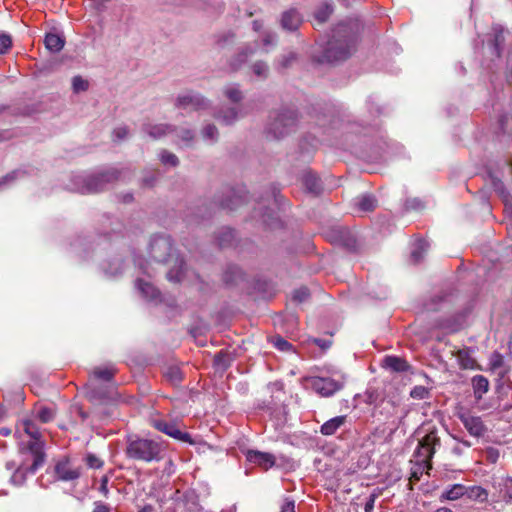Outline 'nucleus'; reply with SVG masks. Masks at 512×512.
<instances>
[{
  "label": "nucleus",
  "mask_w": 512,
  "mask_h": 512,
  "mask_svg": "<svg viewBox=\"0 0 512 512\" xmlns=\"http://www.w3.org/2000/svg\"><path fill=\"white\" fill-rule=\"evenodd\" d=\"M149 253L154 261L169 266L167 279L170 282L179 283L184 279L187 272L185 261L178 254L169 236H154L150 241Z\"/></svg>",
  "instance_id": "f257e3e1"
},
{
  "label": "nucleus",
  "mask_w": 512,
  "mask_h": 512,
  "mask_svg": "<svg viewBox=\"0 0 512 512\" xmlns=\"http://www.w3.org/2000/svg\"><path fill=\"white\" fill-rule=\"evenodd\" d=\"M352 28L349 23L342 22L333 28L330 39L324 48L320 63H337L346 60L350 53Z\"/></svg>",
  "instance_id": "f03ea898"
},
{
  "label": "nucleus",
  "mask_w": 512,
  "mask_h": 512,
  "mask_svg": "<svg viewBox=\"0 0 512 512\" xmlns=\"http://www.w3.org/2000/svg\"><path fill=\"white\" fill-rule=\"evenodd\" d=\"M125 453L128 458L135 461L158 462L164 458L165 446L154 439L129 436Z\"/></svg>",
  "instance_id": "7ed1b4c3"
},
{
  "label": "nucleus",
  "mask_w": 512,
  "mask_h": 512,
  "mask_svg": "<svg viewBox=\"0 0 512 512\" xmlns=\"http://www.w3.org/2000/svg\"><path fill=\"white\" fill-rule=\"evenodd\" d=\"M297 126V113L293 109H279L270 112L266 127L268 137L281 139L295 130Z\"/></svg>",
  "instance_id": "20e7f679"
},
{
  "label": "nucleus",
  "mask_w": 512,
  "mask_h": 512,
  "mask_svg": "<svg viewBox=\"0 0 512 512\" xmlns=\"http://www.w3.org/2000/svg\"><path fill=\"white\" fill-rule=\"evenodd\" d=\"M120 171L116 168H109L102 172L91 174L89 176H77L75 184L77 191L82 194L98 193L119 179Z\"/></svg>",
  "instance_id": "39448f33"
},
{
  "label": "nucleus",
  "mask_w": 512,
  "mask_h": 512,
  "mask_svg": "<svg viewBox=\"0 0 512 512\" xmlns=\"http://www.w3.org/2000/svg\"><path fill=\"white\" fill-rule=\"evenodd\" d=\"M23 428L25 433L33 439V441L28 443V450L33 457L30 470L35 472L45 462L44 442L41 440V433L34 420H24Z\"/></svg>",
  "instance_id": "423d86ee"
},
{
  "label": "nucleus",
  "mask_w": 512,
  "mask_h": 512,
  "mask_svg": "<svg viewBox=\"0 0 512 512\" xmlns=\"http://www.w3.org/2000/svg\"><path fill=\"white\" fill-rule=\"evenodd\" d=\"M440 446V438L435 430L430 431L424 437L419 440L417 449L414 453L416 462L423 465L424 468H431V459L436 451V448Z\"/></svg>",
  "instance_id": "0eeeda50"
},
{
  "label": "nucleus",
  "mask_w": 512,
  "mask_h": 512,
  "mask_svg": "<svg viewBox=\"0 0 512 512\" xmlns=\"http://www.w3.org/2000/svg\"><path fill=\"white\" fill-rule=\"evenodd\" d=\"M306 389H311L322 397H329L342 388V384L330 377L308 376L303 379Z\"/></svg>",
  "instance_id": "6e6552de"
},
{
  "label": "nucleus",
  "mask_w": 512,
  "mask_h": 512,
  "mask_svg": "<svg viewBox=\"0 0 512 512\" xmlns=\"http://www.w3.org/2000/svg\"><path fill=\"white\" fill-rule=\"evenodd\" d=\"M209 106V100L194 91L181 93L175 99V107L186 111L205 110L208 109Z\"/></svg>",
  "instance_id": "1a4fd4ad"
},
{
  "label": "nucleus",
  "mask_w": 512,
  "mask_h": 512,
  "mask_svg": "<svg viewBox=\"0 0 512 512\" xmlns=\"http://www.w3.org/2000/svg\"><path fill=\"white\" fill-rule=\"evenodd\" d=\"M246 194L244 190H236L232 187H225L216 200L223 209L233 211L245 203Z\"/></svg>",
  "instance_id": "9d476101"
},
{
  "label": "nucleus",
  "mask_w": 512,
  "mask_h": 512,
  "mask_svg": "<svg viewBox=\"0 0 512 512\" xmlns=\"http://www.w3.org/2000/svg\"><path fill=\"white\" fill-rule=\"evenodd\" d=\"M54 472L58 480L73 481L80 477L81 467L74 466L68 457H64L57 461Z\"/></svg>",
  "instance_id": "9b49d317"
},
{
  "label": "nucleus",
  "mask_w": 512,
  "mask_h": 512,
  "mask_svg": "<svg viewBox=\"0 0 512 512\" xmlns=\"http://www.w3.org/2000/svg\"><path fill=\"white\" fill-rule=\"evenodd\" d=\"M153 426L160 432L167 434L168 436L183 441L192 443L190 434L186 432H182L179 430L177 425L172 422H167L165 420H154Z\"/></svg>",
  "instance_id": "f8f14e48"
},
{
  "label": "nucleus",
  "mask_w": 512,
  "mask_h": 512,
  "mask_svg": "<svg viewBox=\"0 0 512 512\" xmlns=\"http://www.w3.org/2000/svg\"><path fill=\"white\" fill-rule=\"evenodd\" d=\"M176 127L168 123L147 122L142 125V131L154 140L161 139L174 133Z\"/></svg>",
  "instance_id": "ddd939ff"
},
{
  "label": "nucleus",
  "mask_w": 512,
  "mask_h": 512,
  "mask_svg": "<svg viewBox=\"0 0 512 512\" xmlns=\"http://www.w3.org/2000/svg\"><path fill=\"white\" fill-rule=\"evenodd\" d=\"M246 459L265 471L273 467L276 463V457L273 454L258 450H248L246 453Z\"/></svg>",
  "instance_id": "4468645a"
},
{
  "label": "nucleus",
  "mask_w": 512,
  "mask_h": 512,
  "mask_svg": "<svg viewBox=\"0 0 512 512\" xmlns=\"http://www.w3.org/2000/svg\"><path fill=\"white\" fill-rule=\"evenodd\" d=\"M257 49V45L255 43H248L241 47L233 57L228 62L229 69L232 72L239 70L244 63H246L247 59L252 56Z\"/></svg>",
  "instance_id": "2eb2a0df"
},
{
  "label": "nucleus",
  "mask_w": 512,
  "mask_h": 512,
  "mask_svg": "<svg viewBox=\"0 0 512 512\" xmlns=\"http://www.w3.org/2000/svg\"><path fill=\"white\" fill-rule=\"evenodd\" d=\"M303 22L300 13L294 9H288L281 14L280 25L283 30L288 32H295L299 29Z\"/></svg>",
  "instance_id": "dca6fc26"
},
{
  "label": "nucleus",
  "mask_w": 512,
  "mask_h": 512,
  "mask_svg": "<svg viewBox=\"0 0 512 512\" xmlns=\"http://www.w3.org/2000/svg\"><path fill=\"white\" fill-rule=\"evenodd\" d=\"M460 420L470 435L480 437L485 432V426L480 417L472 415H461Z\"/></svg>",
  "instance_id": "f3484780"
},
{
  "label": "nucleus",
  "mask_w": 512,
  "mask_h": 512,
  "mask_svg": "<svg viewBox=\"0 0 512 512\" xmlns=\"http://www.w3.org/2000/svg\"><path fill=\"white\" fill-rule=\"evenodd\" d=\"M474 351L471 348H462L452 351V354L456 356L458 363L462 369H476L477 363L473 357Z\"/></svg>",
  "instance_id": "a211bd4d"
},
{
  "label": "nucleus",
  "mask_w": 512,
  "mask_h": 512,
  "mask_svg": "<svg viewBox=\"0 0 512 512\" xmlns=\"http://www.w3.org/2000/svg\"><path fill=\"white\" fill-rule=\"evenodd\" d=\"M377 207V199L371 194H362L357 198L354 205V213L357 212L361 215L370 213Z\"/></svg>",
  "instance_id": "6ab92c4d"
},
{
  "label": "nucleus",
  "mask_w": 512,
  "mask_h": 512,
  "mask_svg": "<svg viewBox=\"0 0 512 512\" xmlns=\"http://www.w3.org/2000/svg\"><path fill=\"white\" fill-rule=\"evenodd\" d=\"M303 184L306 189L314 194L319 195L323 190L322 181L311 171L303 174Z\"/></svg>",
  "instance_id": "aec40b11"
},
{
  "label": "nucleus",
  "mask_w": 512,
  "mask_h": 512,
  "mask_svg": "<svg viewBox=\"0 0 512 512\" xmlns=\"http://www.w3.org/2000/svg\"><path fill=\"white\" fill-rule=\"evenodd\" d=\"M214 117L224 125H232L239 118V112L236 108L228 107L219 110Z\"/></svg>",
  "instance_id": "412c9836"
},
{
  "label": "nucleus",
  "mask_w": 512,
  "mask_h": 512,
  "mask_svg": "<svg viewBox=\"0 0 512 512\" xmlns=\"http://www.w3.org/2000/svg\"><path fill=\"white\" fill-rule=\"evenodd\" d=\"M45 47L53 53L59 52L63 49L65 40L55 33H47L44 39Z\"/></svg>",
  "instance_id": "4be33fe9"
},
{
  "label": "nucleus",
  "mask_w": 512,
  "mask_h": 512,
  "mask_svg": "<svg viewBox=\"0 0 512 512\" xmlns=\"http://www.w3.org/2000/svg\"><path fill=\"white\" fill-rule=\"evenodd\" d=\"M383 363L386 368L395 372H404L409 368L408 363L403 358L397 356H386Z\"/></svg>",
  "instance_id": "5701e85b"
},
{
  "label": "nucleus",
  "mask_w": 512,
  "mask_h": 512,
  "mask_svg": "<svg viewBox=\"0 0 512 512\" xmlns=\"http://www.w3.org/2000/svg\"><path fill=\"white\" fill-rule=\"evenodd\" d=\"M174 133H176L178 140L181 142V146L192 147L196 139L195 132L192 129L187 127H176Z\"/></svg>",
  "instance_id": "b1692460"
},
{
  "label": "nucleus",
  "mask_w": 512,
  "mask_h": 512,
  "mask_svg": "<svg viewBox=\"0 0 512 512\" xmlns=\"http://www.w3.org/2000/svg\"><path fill=\"white\" fill-rule=\"evenodd\" d=\"M472 386L475 397L481 399L489 390V381L482 375H476L472 378Z\"/></svg>",
  "instance_id": "393cba45"
},
{
  "label": "nucleus",
  "mask_w": 512,
  "mask_h": 512,
  "mask_svg": "<svg viewBox=\"0 0 512 512\" xmlns=\"http://www.w3.org/2000/svg\"><path fill=\"white\" fill-rule=\"evenodd\" d=\"M115 373L116 369L110 365L105 367H95L91 372V376L95 379L109 382L113 379Z\"/></svg>",
  "instance_id": "a878e982"
},
{
  "label": "nucleus",
  "mask_w": 512,
  "mask_h": 512,
  "mask_svg": "<svg viewBox=\"0 0 512 512\" xmlns=\"http://www.w3.org/2000/svg\"><path fill=\"white\" fill-rule=\"evenodd\" d=\"M346 421V416H337L325 422L321 426V433L323 435H332L336 430L342 426Z\"/></svg>",
  "instance_id": "bb28decb"
},
{
  "label": "nucleus",
  "mask_w": 512,
  "mask_h": 512,
  "mask_svg": "<svg viewBox=\"0 0 512 512\" xmlns=\"http://www.w3.org/2000/svg\"><path fill=\"white\" fill-rule=\"evenodd\" d=\"M136 285L144 297L150 300H155L158 298L159 291L150 282L144 281L143 279H138Z\"/></svg>",
  "instance_id": "cd10ccee"
},
{
  "label": "nucleus",
  "mask_w": 512,
  "mask_h": 512,
  "mask_svg": "<svg viewBox=\"0 0 512 512\" xmlns=\"http://www.w3.org/2000/svg\"><path fill=\"white\" fill-rule=\"evenodd\" d=\"M429 248V243L426 240L418 239L413 244L411 250V258L415 263L420 262L423 259L424 254Z\"/></svg>",
  "instance_id": "c85d7f7f"
},
{
  "label": "nucleus",
  "mask_w": 512,
  "mask_h": 512,
  "mask_svg": "<svg viewBox=\"0 0 512 512\" xmlns=\"http://www.w3.org/2000/svg\"><path fill=\"white\" fill-rule=\"evenodd\" d=\"M215 46L218 49H225L235 42V34L231 31L223 32L215 35L214 37Z\"/></svg>",
  "instance_id": "c756f323"
},
{
  "label": "nucleus",
  "mask_w": 512,
  "mask_h": 512,
  "mask_svg": "<svg viewBox=\"0 0 512 512\" xmlns=\"http://www.w3.org/2000/svg\"><path fill=\"white\" fill-rule=\"evenodd\" d=\"M167 381L172 385L177 386L183 379V373L178 366H168L164 372Z\"/></svg>",
  "instance_id": "7c9ffc66"
},
{
  "label": "nucleus",
  "mask_w": 512,
  "mask_h": 512,
  "mask_svg": "<svg viewBox=\"0 0 512 512\" xmlns=\"http://www.w3.org/2000/svg\"><path fill=\"white\" fill-rule=\"evenodd\" d=\"M243 278V273L239 267L233 265L229 266L223 276L227 284H237Z\"/></svg>",
  "instance_id": "2f4dec72"
},
{
  "label": "nucleus",
  "mask_w": 512,
  "mask_h": 512,
  "mask_svg": "<svg viewBox=\"0 0 512 512\" xmlns=\"http://www.w3.org/2000/svg\"><path fill=\"white\" fill-rule=\"evenodd\" d=\"M467 493V488L462 484H455L446 490L442 497L447 500H457Z\"/></svg>",
  "instance_id": "473e14b6"
},
{
  "label": "nucleus",
  "mask_w": 512,
  "mask_h": 512,
  "mask_svg": "<svg viewBox=\"0 0 512 512\" xmlns=\"http://www.w3.org/2000/svg\"><path fill=\"white\" fill-rule=\"evenodd\" d=\"M333 12V7L328 3H323L314 13V18L318 24L325 23Z\"/></svg>",
  "instance_id": "72a5a7b5"
},
{
  "label": "nucleus",
  "mask_w": 512,
  "mask_h": 512,
  "mask_svg": "<svg viewBox=\"0 0 512 512\" xmlns=\"http://www.w3.org/2000/svg\"><path fill=\"white\" fill-rule=\"evenodd\" d=\"M224 96L233 103H239L243 99V93L238 85H228L223 89Z\"/></svg>",
  "instance_id": "f704fd0d"
},
{
  "label": "nucleus",
  "mask_w": 512,
  "mask_h": 512,
  "mask_svg": "<svg viewBox=\"0 0 512 512\" xmlns=\"http://www.w3.org/2000/svg\"><path fill=\"white\" fill-rule=\"evenodd\" d=\"M297 60V54L295 52H288L279 57L277 61V69L285 70L290 68Z\"/></svg>",
  "instance_id": "c9c22d12"
},
{
  "label": "nucleus",
  "mask_w": 512,
  "mask_h": 512,
  "mask_svg": "<svg viewBox=\"0 0 512 512\" xmlns=\"http://www.w3.org/2000/svg\"><path fill=\"white\" fill-rule=\"evenodd\" d=\"M494 31V40H493V53L496 56H500L501 54V45L504 42V29L500 26L493 27Z\"/></svg>",
  "instance_id": "e433bc0d"
},
{
  "label": "nucleus",
  "mask_w": 512,
  "mask_h": 512,
  "mask_svg": "<svg viewBox=\"0 0 512 512\" xmlns=\"http://www.w3.org/2000/svg\"><path fill=\"white\" fill-rule=\"evenodd\" d=\"M201 135L204 140L215 143L219 138V132L214 124H207L201 130Z\"/></svg>",
  "instance_id": "4c0bfd02"
},
{
  "label": "nucleus",
  "mask_w": 512,
  "mask_h": 512,
  "mask_svg": "<svg viewBox=\"0 0 512 512\" xmlns=\"http://www.w3.org/2000/svg\"><path fill=\"white\" fill-rule=\"evenodd\" d=\"M159 159H160L161 163L164 165H169L172 167H176L179 165L178 157L174 153L169 152L168 150H165V149L160 151Z\"/></svg>",
  "instance_id": "58836bf2"
},
{
  "label": "nucleus",
  "mask_w": 512,
  "mask_h": 512,
  "mask_svg": "<svg viewBox=\"0 0 512 512\" xmlns=\"http://www.w3.org/2000/svg\"><path fill=\"white\" fill-rule=\"evenodd\" d=\"M252 72L260 79H266L269 75V67L264 61H256L251 66Z\"/></svg>",
  "instance_id": "ea45409f"
},
{
  "label": "nucleus",
  "mask_w": 512,
  "mask_h": 512,
  "mask_svg": "<svg viewBox=\"0 0 512 512\" xmlns=\"http://www.w3.org/2000/svg\"><path fill=\"white\" fill-rule=\"evenodd\" d=\"M36 417L39 419L42 423H49L51 422L55 417V410L50 407H40L36 412Z\"/></svg>",
  "instance_id": "a19ab883"
},
{
  "label": "nucleus",
  "mask_w": 512,
  "mask_h": 512,
  "mask_svg": "<svg viewBox=\"0 0 512 512\" xmlns=\"http://www.w3.org/2000/svg\"><path fill=\"white\" fill-rule=\"evenodd\" d=\"M266 208L264 204L259 203V208L255 210V213L258 214V216L262 219V221L271 226L273 225L274 221L276 220V216L272 210H267L265 212H262V209Z\"/></svg>",
  "instance_id": "79ce46f5"
},
{
  "label": "nucleus",
  "mask_w": 512,
  "mask_h": 512,
  "mask_svg": "<svg viewBox=\"0 0 512 512\" xmlns=\"http://www.w3.org/2000/svg\"><path fill=\"white\" fill-rule=\"evenodd\" d=\"M467 494L470 499H474L479 502H483V501L487 500V496H488L487 491L480 486H474L470 489H467Z\"/></svg>",
  "instance_id": "37998d69"
},
{
  "label": "nucleus",
  "mask_w": 512,
  "mask_h": 512,
  "mask_svg": "<svg viewBox=\"0 0 512 512\" xmlns=\"http://www.w3.org/2000/svg\"><path fill=\"white\" fill-rule=\"evenodd\" d=\"M234 232L230 228H224L217 237L221 247L229 246L234 240Z\"/></svg>",
  "instance_id": "c03bdc74"
},
{
  "label": "nucleus",
  "mask_w": 512,
  "mask_h": 512,
  "mask_svg": "<svg viewBox=\"0 0 512 512\" xmlns=\"http://www.w3.org/2000/svg\"><path fill=\"white\" fill-rule=\"evenodd\" d=\"M31 465L29 467H19L11 477V481L15 485H22L25 482L27 472H31Z\"/></svg>",
  "instance_id": "a18cd8bd"
},
{
  "label": "nucleus",
  "mask_w": 512,
  "mask_h": 512,
  "mask_svg": "<svg viewBox=\"0 0 512 512\" xmlns=\"http://www.w3.org/2000/svg\"><path fill=\"white\" fill-rule=\"evenodd\" d=\"M505 363L503 356L497 351H494L489 357V368L492 372L497 371Z\"/></svg>",
  "instance_id": "49530a36"
},
{
  "label": "nucleus",
  "mask_w": 512,
  "mask_h": 512,
  "mask_svg": "<svg viewBox=\"0 0 512 512\" xmlns=\"http://www.w3.org/2000/svg\"><path fill=\"white\" fill-rule=\"evenodd\" d=\"M309 296V290L306 287H301L293 292L292 301H294L297 304H300L307 301Z\"/></svg>",
  "instance_id": "de8ad7c7"
},
{
  "label": "nucleus",
  "mask_w": 512,
  "mask_h": 512,
  "mask_svg": "<svg viewBox=\"0 0 512 512\" xmlns=\"http://www.w3.org/2000/svg\"><path fill=\"white\" fill-rule=\"evenodd\" d=\"M271 342L280 351H289L292 348V345L279 335L273 336Z\"/></svg>",
  "instance_id": "09e8293b"
},
{
  "label": "nucleus",
  "mask_w": 512,
  "mask_h": 512,
  "mask_svg": "<svg viewBox=\"0 0 512 512\" xmlns=\"http://www.w3.org/2000/svg\"><path fill=\"white\" fill-rule=\"evenodd\" d=\"M495 189L501 194L503 198V202L505 204V212L510 213L511 211V201L509 194L504 191V188L502 186V183H495Z\"/></svg>",
  "instance_id": "8fccbe9b"
},
{
  "label": "nucleus",
  "mask_w": 512,
  "mask_h": 512,
  "mask_svg": "<svg viewBox=\"0 0 512 512\" xmlns=\"http://www.w3.org/2000/svg\"><path fill=\"white\" fill-rule=\"evenodd\" d=\"M88 86V81L84 80L80 76H75L72 80L73 91L76 93L86 91L88 89Z\"/></svg>",
  "instance_id": "3c124183"
},
{
  "label": "nucleus",
  "mask_w": 512,
  "mask_h": 512,
  "mask_svg": "<svg viewBox=\"0 0 512 512\" xmlns=\"http://www.w3.org/2000/svg\"><path fill=\"white\" fill-rule=\"evenodd\" d=\"M378 398V393L375 390L366 391L364 396L356 395L354 396V401L359 402L361 400L367 402L368 404H373Z\"/></svg>",
  "instance_id": "603ef678"
},
{
  "label": "nucleus",
  "mask_w": 512,
  "mask_h": 512,
  "mask_svg": "<svg viewBox=\"0 0 512 512\" xmlns=\"http://www.w3.org/2000/svg\"><path fill=\"white\" fill-rule=\"evenodd\" d=\"M429 395V390L424 386H415L411 392L410 396L414 399H426Z\"/></svg>",
  "instance_id": "864d4df0"
},
{
  "label": "nucleus",
  "mask_w": 512,
  "mask_h": 512,
  "mask_svg": "<svg viewBox=\"0 0 512 512\" xmlns=\"http://www.w3.org/2000/svg\"><path fill=\"white\" fill-rule=\"evenodd\" d=\"M12 46L11 36L5 33L0 34V54L7 53Z\"/></svg>",
  "instance_id": "5fc2aeb1"
},
{
  "label": "nucleus",
  "mask_w": 512,
  "mask_h": 512,
  "mask_svg": "<svg viewBox=\"0 0 512 512\" xmlns=\"http://www.w3.org/2000/svg\"><path fill=\"white\" fill-rule=\"evenodd\" d=\"M499 451L494 447H488L485 450V458L490 463H496L499 459Z\"/></svg>",
  "instance_id": "6e6d98bb"
},
{
  "label": "nucleus",
  "mask_w": 512,
  "mask_h": 512,
  "mask_svg": "<svg viewBox=\"0 0 512 512\" xmlns=\"http://www.w3.org/2000/svg\"><path fill=\"white\" fill-rule=\"evenodd\" d=\"M510 369H511V367L507 363H505L497 371H493V373H495L498 376L499 381L506 383L508 381L507 375L510 372Z\"/></svg>",
  "instance_id": "4d7b16f0"
},
{
  "label": "nucleus",
  "mask_w": 512,
  "mask_h": 512,
  "mask_svg": "<svg viewBox=\"0 0 512 512\" xmlns=\"http://www.w3.org/2000/svg\"><path fill=\"white\" fill-rule=\"evenodd\" d=\"M86 464L90 467V468H94V469H99L102 467L103 465V461L100 460L97 456H95L94 454H88L87 457H86Z\"/></svg>",
  "instance_id": "13d9d810"
},
{
  "label": "nucleus",
  "mask_w": 512,
  "mask_h": 512,
  "mask_svg": "<svg viewBox=\"0 0 512 512\" xmlns=\"http://www.w3.org/2000/svg\"><path fill=\"white\" fill-rule=\"evenodd\" d=\"M264 46H275L277 43V35L273 32L266 31L262 39Z\"/></svg>",
  "instance_id": "bf43d9fd"
},
{
  "label": "nucleus",
  "mask_w": 512,
  "mask_h": 512,
  "mask_svg": "<svg viewBox=\"0 0 512 512\" xmlns=\"http://www.w3.org/2000/svg\"><path fill=\"white\" fill-rule=\"evenodd\" d=\"M124 269V263L122 260L120 259H116L115 260V267H112L110 266L107 270H106V273H108L109 275L111 276H116L120 273H122Z\"/></svg>",
  "instance_id": "052dcab7"
},
{
  "label": "nucleus",
  "mask_w": 512,
  "mask_h": 512,
  "mask_svg": "<svg viewBox=\"0 0 512 512\" xmlns=\"http://www.w3.org/2000/svg\"><path fill=\"white\" fill-rule=\"evenodd\" d=\"M113 134L114 136L118 139V140H122V139H125L128 134H129V130L127 127L125 126H121V127H118L116 128L114 131H113Z\"/></svg>",
  "instance_id": "680f3d73"
},
{
  "label": "nucleus",
  "mask_w": 512,
  "mask_h": 512,
  "mask_svg": "<svg viewBox=\"0 0 512 512\" xmlns=\"http://www.w3.org/2000/svg\"><path fill=\"white\" fill-rule=\"evenodd\" d=\"M92 512H111V507L101 501H96Z\"/></svg>",
  "instance_id": "e2e57ef3"
},
{
  "label": "nucleus",
  "mask_w": 512,
  "mask_h": 512,
  "mask_svg": "<svg viewBox=\"0 0 512 512\" xmlns=\"http://www.w3.org/2000/svg\"><path fill=\"white\" fill-rule=\"evenodd\" d=\"M280 512H295V502L293 500L285 499L281 505Z\"/></svg>",
  "instance_id": "0e129e2a"
},
{
  "label": "nucleus",
  "mask_w": 512,
  "mask_h": 512,
  "mask_svg": "<svg viewBox=\"0 0 512 512\" xmlns=\"http://www.w3.org/2000/svg\"><path fill=\"white\" fill-rule=\"evenodd\" d=\"M504 497L512 500V478H507L504 483Z\"/></svg>",
  "instance_id": "69168bd1"
},
{
  "label": "nucleus",
  "mask_w": 512,
  "mask_h": 512,
  "mask_svg": "<svg viewBox=\"0 0 512 512\" xmlns=\"http://www.w3.org/2000/svg\"><path fill=\"white\" fill-rule=\"evenodd\" d=\"M108 481H109V478L107 475L103 476L101 478V483H100V487H99V491L105 496V497H108V494H109V490H108Z\"/></svg>",
  "instance_id": "338daca9"
},
{
  "label": "nucleus",
  "mask_w": 512,
  "mask_h": 512,
  "mask_svg": "<svg viewBox=\"0 0 512 512\" xmlns=\"http://www.w3.org/2000/svg\"><path fill=\"white\" fill-rule=\"evenodd\" d=\"M376 496L371 494L364 505L365 512H372Z\"/></svg>",
  "instance_id": "774afa93"
}]
</instances>
